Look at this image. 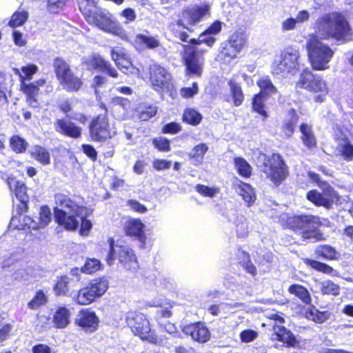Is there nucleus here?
Listing matches in <instances>:
<instances>
[{"label": "nucleus", "mask_w": 353, "mask_h": 353, "mask_svg": "<svg viewBox=\"0 0 353 353\" xmlns=\"http://www.w3.org/2000/svg\"><path fill=\"white\" fill-rule=\"evenodd\" d=\"M55 203L57 206L67 209L72 213L68 214L63 209L55 207L54 208V219L55 222L68 231H75L79 227V221L77 216L81 214L90 216L92 210L83 205V199L79 195H70L68 192H57L54 196Z\"/></svg>", "instance_id": "obj_1"}, {"label": "nucleus", "mask_w": 353, "mask_h": 353, "mask_svg": "<svg viewBox=\"0 0 353 353\" xmlns=\"http://www.w3.org/2000/svg\"><path fill=\"white\" fill-rule=\"evenodd\" d=\"M316 33L322 40L345 42L352 34V28L345 15L338 11L325 13L315 22Z\"/></svg>", "instance_id": "obj_2"}, {"label": "nucleus", "mask_w": 353, "mask_h": 353, "mask_svg": "<svg viewBox=\"0 0 353 353\" xmlns=\"http://www.w3.org/2000/svg\"><path fill=\"white\" fill-rule=\"evenodd\" d=\"M285 225L303 241L312 239L314 242H319L326 240L324 234L320 230L323 223L318 215L305 213L291 215L286 218Z\"/></svg>", "instance_id": "obj_3"}, {"label": "nucleus", "mask_w": 353, "mask_h": 353, "mask_svg": "<svg viewBox=\"0 0 353 353\" xmlns=\"http://www.w3.org/2000/svg\"><path fill=\"white\" fill-rule=\"evenodd\" d=\"M81 13L90 26L117 36L124 41H130L129 34L108 11L94 6Z\"/></svg>", "instance_id": "obj_4"}, {"label": "nucleus", "mask_w": 353, "mask_h": 353, "mask_svg": "<svg viewBox=\"0 0 353 353\" xmlns=\"http://www.w3.org/2000/svg\"><path fill=\"white\" fill-rule=\"evenodd\" d=\"M202 37L188 39V44L182 46L181 57L184 65L185 74L188 77H201L204 69V54L207 50L199 48L198 46L203 43Z\"/></svg>", "instance_id": "obj_5"}, {"label": "nucleus", "mask_w": 353, "mask_h": 353, "mask_svg": "<svg viewBox=\"0 0 353 353\" xmlns=\"http://www.w3.org/2000/svg\"><path fill=\"white\" fill-rule=\"evenodd\" d=\"M109 250L105 258L108 265L117 261L118 267L130 272H135L139 268L137 256L128 245L115 244L113 238L108 239Z\"/></svg>", "instance_id": "obj_6"}, {"label": "nucleus", "mask_w": 353, "mask_h": 353, "mask_svg": "<svg viewBox=\"0 0 353 353\" xmlns=\"http://www.w3.org/2000/svg\"><path fill=\"white\" fill-rule=\"evenodd\" d=\"M309 175L322 192L316 189L309 190L306 194L307 200L316 207H323L327 210L332 208L333 204L340 199L339 193L327 181L321 180L319 174L310 172Z\"/></svg>", "instance_id": "obj_7"}, {"label": "nucleus", "mask_w": 353, "mask_h": 353, "mask_svg": "<svg viewBox=\"0 0 353 353\" xmlns=\"http://www.w3.org/2000/svg\"><path fill=\"white\" fill-rule=\"evenodd\" d=\"M261 171L265 174V179L276 187L283 183L290 175L288 165L278 152L265 156Z\"/></svg>", "instance_id": "obj_8"}, {"label": "nucleus", "mask_w": 353, "mask_h": 353, "mask_svg": "<svg viewBox=\"0 0 353 353\" xmlns=\"http://www.w3.org/2000/svg\"><path fill=\"white\" fill-rule=\"evenodd\" d=\"M53 70L59 83L68 92H77L83 86L81 77L77 75L71 65L61 57H56L52 62Z\"/></svg>", "instance_id": "obj_9"}, {"label": "nucleus", "mask_w": 353, "mask_h": 353, "mask_svg": "<svg viewBox=\"0 0 353 353\" xmlns=\"http://www.w3.org/2000/svg\"><path fill=\"white\" fill-rule=\"evenodd\" d=\"M125 322L133 334L141 341H146L152 344L158 343L157 335L152 329L149 320L142 312L137 310L128 311L125 316Z\"/></svg>", "instance_id": "obj_10"}, {"label": "nucleus", "mask_w": 353, "mask_h": 353, "mask_svg": "<svg viewBox=\"0 0 353 353\" xmlns=\"http://www.w3.org/2000/svg\"><path fill=\"white\" fill-rule=\"evenodd\" d=\"M245 32L239 29L229 35L228 39L221 43L218 58L223 63H230L237 58L238 54L247 44Z\"/></svg>", "instance_id": "obj_11"}, {"label": "nucleus", "mask_w": 353, "mask_h": 353, "mask_svg": "<svg viewBox=\"0 0 353 353\" xmlns=\"http://www.w3.org/2000/svg\"><path fill=\"white\" fill-rule=\"evenodd\" d=\"M108 287L109 283L105 276L97 277L77 291L74 301L80 305H90L103 296Z\"/></svg>", "instance_id": "obj_12"}, {"label": "nucleus", "mask_w": 353, "mask_h": 353, "mask_svg": "<svg viewBox=\"0 0 353 353\" xmlns=\"http://www.w3.org/2000/svg\"><path fill=\"white\" fill-rule=\"evenodd\" d=\"M307 50L312 68L314 70H325L329 68V62L334 56V50L319 39L310 40Z\"/></svg>", "instance_id": "obj_13"}, {"label": "nucleus", "mask_w": 353, "mask_h": 353, "mask_svg": "<svg viewBox=\"0 0 353 353\" xmlns=\"http://www.w3.org/2000/svg\"><path fill=\"white\" fill-rule=\"evenodd\" d=\"M303 65L299 50L289 46L281 54V60L272 65V74L281 76L295 75Z\"/></svg>", "instance_id": "obj_14"}, {"label": "nucleus", "mask_w": 353, "mask_h": 353, "mask_svg": "<svg viewBox=\"0 0 353 353\" xmlns=\"http://www.w3.org/2000/svg\"><path fill=\"white\" fill-rule=\"evenodd\" d=\"M88 134L91 141L97 143H105L113 137L108 114H99L90 121Z\"/></svg>", "instance_id": "obj_15"}, {"label": "nucleus", "mask_w": 353, "mask_h": 353, "mask_svg": "<svg viewBox=\"0 0 353 353\" xmlns=\"http://www.w3.org/2000/svg\"><path fill=\"white\" fill-rule=\"evenodd\" d=\"M295 87L311 93H326L328 90L327 83L323 77L313 73L308 68L303 69L299 74Z\"/></svg>", "instance_id": "obj_16"}, {"label": "nucleus", "mask_w": 353, "mask_h": 353, "mask_svg": "<svg viewBox=\"0 0 353 353\" xmlns=\"http://www.w3.org/2000/svg\"><path fill=\"white\" fill-rule=\"evenodd\" d=\"M171 74L163 66L154 63L149 68V80L153 90L163 92L169 88Z\"/></svg>", "instance_id": "obj_17"}, {"label": "nucleus", "mask_w": 353, "mask_h": 353, "mask_svg": "<svg viewBox=\"0 0 353 353\" xmlns=\"http://www.w3.org/2000/svg\"><path fill=\"white\" fill-rule=\"evenodd\" d=\"M210 14V6L205 3L183 8L180 12L179 19L191 27L196 26Z\"/></svg>", "instance_id": "obj_18"}, {"label": "nucleus", "mask_w": 353, "mask_h": 353, "mask_svg": "<svg viewBox=\"0 0 353 353\" xmlns=\"http://www.w3.org/2000/svg\"><path fill=\"white\" fill-rule=\"evenodd\" d=\"M6 183L10 190L14 194L20 201L17 207V211L20 213L26 212L28 210L29 196L27 193L28 188L26 184L15 176L11 175L6 179Z\"/></svg>", "instance_id": "obj_19"}, {"label": "nucleus", "mask_w": 353, "mask_h": 353, "mask_svg": "<svg viewBox=\"0 0 353 353\" xmlns=\"http://www.w3.org/2000/svg\"><path fill=\"white\" fill-rule=\"evenodd\" d=\"M74 323L84 332L92 333L99 329L100 320L92 309L83 308L78 312L74 319Z\"/></svg>", "instance_id": "obj_20"}, {"label": "nucleus", "mask_w": 353, "mask_h": 353, "mask_svg": "<svg viewBox=\"0 0 353 353\" xmlns=\"http://www.w3.org/2000/svg\"><path fill=\"white\" fill-rule=\"evenodd\" d=\"M53 127L57 134L64 137L78 139L82 136V128L64 117L55 119Z\"/></svg>", "instance_id": "obj_21"}, {"label": "nucleus", "mask_w": 353, "mask_h": 353, "mask_svg": "<svg viewBox=\"0 0 353 353\" xmlns=\"http://www.w3.org/2000/svg\"><path fill=\"white\" fill-rule=\"evenodd\" d=\"M123 231L125 236L139 241L142 244V247L145 245L147 236L145 232V225L140 219H128L123 225Z\"/></svg>", "instance_id": "obj_22"}, {"label": "nucleus", "mask_w": 353, "mask_h": 353, "mask_svg": "<svg viewBox=\"0 0 353 353\" xmlns=\"http://www.w3.org/2000/svg\"><path fill=\"white\" fill-rule=\"evenodd\" d=\"M183 332L190 336L194 341L204 343L210 339L211 334L203 322L198 321L185 325Z\"/></svg>", "instance_id": "obj_23"}, {"label": "nucleus", "mask_w": 353, "mask_h": 353, "mask_svg": "<svg viewBox=\"0 0 353 353\" xmlns=\"http://www.w3.org/2000/svg\"><path fill=\"white\" fill-rule=\"evenodd\" d=\"M85 65L89 70H97L103 73H106L112 78H117L119 74L116 69L111 63L105 60L99 54H92L86 61Z\"/></svg>", "instance_id": "obj_24"}, {"label": "nucleus", "mask_w": 353, "mask_h": 353, "mask_svg": "<svg viewBox=\"0 0 353 353\" xmlns=\"http://www.w3.org/2000/svg\"><path fill=\"white\" fill-rule=\"evenodd\" d=\"M273 330L272 339L281 342L286 347H294L298 344V341L292 332L283 325L271 324Z\"/></svg>", "instance_id": "obj_25"}, {"label": "nucleus", "mask_w": 353, "mask_h": 353, "mask_svg": "<svg viewBox=\"0 0 353 353\" xmlns=\"http://www.w3.org/2000/svg\"><path fill=\"white\" fill-rule=\"evenodd\" d=\"M309 306H301L299 314L308 321L317 324H321L330 318L331 314L327 310L320 311L314 305L310 303Z\"/></svg>", "instance_id": "obj_26"}, {"label": "nucleus", "mask_w": 353, "mask_h": 353, "mask_svg": "<svg viewBox=\"0 0 353 353\" xmlns=\"http://www.w3.org/2000/svg\"><path fill=\"white\" fill-rule=\"evenodd\" d=\"M19 214L12 217L10 226L17 230H38L41 229L37 221L29 216H23L18 212Z\"/></svg>", "instance_id": "obj_27"}, {"label": "nucleus", "mask_w": 353, "mask_h": 353, "mask_svg": "<svg viewBox=\"0 0 353 353\" xmlns=\"http://www.w3.org/2000/svg\"><path fill=\"white\" fill-rule=\"evenodd\" d=\"M132 45L138 50L144 49L155 50L161 46V42L158 36L138 33L134 37Z\"/></svg>", "instance_id": "obj_28"}, {"label": "nucleus", "mask_w": 353, "mask_h": 353, "mask_svg": "<svg viewBox=\"0 0 353 353\" xmlns=\"http://www.w3.org/2000/svg\"><path fill=\"white\" fill-rule=\"evenodd\" d=\"M190 27L187 24L185 25V23L179 19L170 23L169 30L174 38L187 43L190 37L188 32H192L193 31Z\"/></svg>", "instance_id": "obj_29"}, {"label": "nucleus", "mask_w": 353, "mask_h": 353, "mask_svg": "<svg viewBox=\"0 0 353 353\" xmlns=\"http://www.w3.org/2000/svg\"><path fill=\"white\" fill-rule=\"evenodd\" d=\"M19 90L26 97V101L30 106H35L38 103L40 89L32 82H23L19 84Z\"/></svg>", "instance_id": "obj_30"}, {"label": "nucleus", "mask_w": 353, "mask_h": 353, "mask_svg": "<svg viewBox=\"0 0 353 353\" xmlns=\"http://www.w3.org/2000/svg\"><path fill=\"white\" fill-rule=\"evenodd\" d=\"M288 118L283 122L281 130L285 135L291 137L296 129V124L299 119V116L294 108H290L288 112Z\"/></svg>", "instance_id": "obj_31"}, {"label": "nucleus", "mask_w": 353, "mask_h": 353, "mask_svg": "<svg viewBox=\"0 0 353 353\" xmlns=\"http://www.w3.org/2000/svg\"><path fill=\"white\" fill-rule=\"evenodd\" d=\"M235 190H239V194L242 199L248 203V205H252L256 199L255 194L252 186L247 183H245L236 179V183L233 185Z\"/></svg>", "instance_id": "obj_32"}, {"label": "nucleus", "mask_w": 353, "mask_h": 353, "mask_svg": "<svg viewBox=\"0 0 353 353\" xmlns=\"http://www.w3.org/2000/svg\"><path fill=\"white\" fill-rule=\"evenodd\" d=\"M70 312L65 306H59L52 317L54 326L57 328H65L70 323Z\"/></svg>", "instance_id": "obj_33"}, {"label": "nucleus", "mask_w": 353, "mask_h": 353, "mask_svg": "<svg viewBox=\"0 0 353 353\" xmlns=\"http://www.w3.org/2000/svg\"><path fill=\"white\" fill-rule=\"evenodd\" d=\"M289 294L299 299L305 305H310L312 296L308 290L301 284L294 283L288 288Z\"/></svg>", "instance_id": "obj_34"}, {"label": "nucleus", "mask_w": 353, "mask_h": 353, "mask_svg": "<svg viewBox=\"0 0 353 353\" xmlns=\"http://www.w3.org/2000/svg\"><path fill=\"white\" fill-rule=\"evenodd\" d=\"M112 59L118 68L125 74L133 72L134 67L130 57L127 54L123 52L113 53Z\"/></svg>", "instance_id": "obj_35"}, {"label": "nucleus", "mask_w": 353, "mask_h": 353, "mask_svg": "<svg viewBox=\"0 0 353 353\" xmlns=\"http://www.w3.org/2000/svg\"><path fill=\"white\" fill-rule=\"evenodd\" d=\"M268 97L263 96L262 93H256L252 98L251 108L252 112L260 115L263 120L268 117V113L265 108V99Z\"/></svg>", "instance_id": "obj_36"}, {"label": "nucleus", "mask_w": 353, "mask_h": 353, "mask_svg": "<svg viewBox=\"0 0 353 353\" xmlns=\"http://www.w3.org/2000/svg\"><path fill=\"white\" fill-rule=\"evenodd\" d=\"M30 157L43 165H48L51 162L50 153L48 150L40 145H34L30 152Z\"/></svg>", "instance_id": "obj_37"}, {"label": "nucleus", "mask_w": 353, "mask_h": 353, "mask_svg": "<svg viewBox=\"0 0 353 353\" xmlns=\"http://www.w3.org/2000/svg\"><path fill=\"white\" fill-rule=\"evenodd\" d=\"M315 254L317 257L327 261H335L339 258V253L336 248L328 244L318 245L315 250Z\"/></svg>", "instance_id": "obj_38"}, {"label": "nucleus", "mask_w": 353, "mask_h": 353, "mask_svg": "<svg viewBox=\"0 0 353 353\" xmlns=\"http://www.w3.org/2000/svg\"><path fill=\"white\" fill-rule=\"evenodd\" d=\"M299 130L301 133V139L304 145L310 149L316 148V140L312 132V127L305 123H302L299 125Z\"/></svg>", "instance_id": "obj_39"}, {"label": "nucleus", "mask_w": 353, "mask_h": 353, "mask_svg": "<svg viewBox=\"0 0 353 353\" xmlns=\"http://www.w3.org/2000/svg\"><path fill=\"white\" fill-rule=\"evenodd\" d=\"M181 120L184 123L196 126L202 121L203 115L194 108H186L183 110Z\"/></svg>", "instance_id": "obj_40"}, {"label": "nucleus", "mask_w": 353, "mask_h": 353, "mask_svg": "<svg viewBox=\"0 0 353 353\" xmlns=\"http://www.w3.org/2000/svg\"><path fill=\"white\" fill-rule=\"evenodd\" d=\"M303 263L313 270L321 272L327 275H334L335 270L330 265L319 261L315 259L305 258L303 259Z\"/></svg>", "instance_id": "obj_41"}, {"label": "nucleus", "mask_w": 353, "mask_h": 353, "mask_svg": "<svg viewBox=\"0 0 353 353\" xmlns=\"http://www.w3.org/2000/svg\"><path fill=\"white\" fill-rule=\"evenodd\" d=\"M228 84L230 87V93L234 105L240 106L243 103L245 98L241 84L233 79H230Z\"/></svg>", "instance_id": "obj_42"}, {"label": "nucleus", "mask_w": 353, "mask_h": 353, "mask_svg": "<svg viewBox=\"0 0 353 353\" xmlns=\"http://www.w3.org/2000/svg\"><path fill=\"white\" fill-rule=\"evenodd\" d=\"M70 279L67 275L57 277L53 285V291L57 296H66L69 294Z\"/></svg>", "instance_id": "obj_43"}, {"label": "nucleus", "mask_w": 353, "mask_h": 353, "mask_svg": "<svg viewBox=\"0 0 353 353\" xmlns=\"http://www.w3.org/2000/svg\"><path fill=\"white\" fill-rule=\"evenodd\" d=\"M9 145L11 150L16 154L25 153L29 145L24 138L17 134H14L10 137Z\"/></svg>", "instance_id": "obj_44"}, {"label": "nucleus", "mask_w": 353, "mask_h": 353, "mask_svg": "<svg viewBox=\"0 0 353 353\" xmlns=\"http://www.w3.org/2000/svg\"><path fill=\"white\" fill-rule=\"evenodd\" d=\"M234 164L238 174L245 178H250L252 175V168L250 163L243 157H235Z\"/></svg>", "instance_id": "obj_45"}, {"label": "nucleus", "mask_w": 353, "mask_h": 353, "mask_svg": "<svg viewBox=\"0 0 353 353\" xmlns=\"http://www.w3.org/2000/svg\"><path fill=\"white\" fill-rule=\"evenodd\" d=\"M137 118L141 121H148L157 113V107L152 104L140 105L137 110Z\"/></svg>", "instance_id": "obj_46"}, {"label": "nucleus", "mask_w": 353, "mask_h": 353, "mask_svg": "<svg viewBox=\"0 0 353 353\" xmlns=\"http://www.w3.org/2000/svg\"><path fill=\"white\" fill-rule=\"evenodd\" d=\"M39 68L35 64H28L21 68V72L15 70V74L19 77V82H26L32 80L33 76L38 72Z\"/></svg>", "instance_id": "obj_47"}, {"label": "nucleus", "mask_w": 353, "mask_h": 353, "mask_svg": "<svg viewBox=\"0 0 353 353\" xmlns=\"http://www.w3.org/2000/svg\"><path fill=\"white\" fill-rule=\"evenodd\" d=\"M320 291L323 295L336 296L340 294L341 288L333 281L327 279L321 283Z\"/></svg>", "instance_id": "obj_48"}, {"label": "nucleus", "mask_w": 353, "mask_h": 353, "mask_svg": "<svg viewBox=\"0 0 353 353\" xmlns=\"http://www.w3.org/2000/svg\"><path fill=\"white\" fill-rule=\"evenodd\" d=\"M337 149L343 160L347 162L353 161V144L347 137L343 139V143L339 144Z\"/></svg>", "instance_id": "obj_49"}, {"label": "nucleus", "mask_w": 353, "mask_h": 353, "mask_svg": "<svg viewBox=\"0 0 353 353\" xmlns=\"http://www.w3.org/2000/svg\"><path fill=\"white\" fill-rule=\"evenodd\" d=\"M256 85L260 88L259 93H262L263 96L268 97L270 94H275L277 92V89L273 85L271 79L268 77H264L259 79Z\"/></svg>", "instance_id": "obj_50"}, {"label": "nucleus", "mask_w": 353, "mask_h": 353, "mask_svg": "<svg viewBox=\"0 0 353 353\" xmlns=\"http://www.w3.org/2000/svg\"><path fill=\"white\" fill-rule=\"evenodd\" d=\"M29 14L26 10H17L10 17L8 25L12 28L22 26L28 20Z\"/></svg>", "instance_id": "obj_51"}, {"label": "nucleus", "mask_w": 353, "mask_h": 353, "mask_svg": "<svg viewBox=\"0 0 353 353\" xmlns=\"http://www.w3.org/2000/svg\"><path fill=\"white\" fill-rule=\"evenodd\" d=\"M208 150V146L204 143L194 146L192 153L190 154V159L194 160L195 165L201 164L205 154Z\"/></svg>", "instance_id": "obj_52"}, {"label": "nucleus", "mask_w": 353, "mask_h": 353, "mask_svg": "<svg viewBox=\"0 0 353 353\" xmlns=\"http://www.w3.org/2000/svg\"><path fill=\"white\" fill-rule=\"evenodd\" d=\"M103 265L99 259L88 258L84 265L81 268V271L86 274H92L100 270Z\"/></svg>", "instance_id": "obj_53"}, {"label": "nucleus", "mask_w": 353, "mask_h": 353, "mask_svg": "<svg viewBox=\"0 0 353 353\" xmlns=\"http://www.w3.org/2000/svg\"><path fill=\"white\" fill-rule=\"evenodd\" d=\"M48 301V298L42 290L36 292L32 299L28 303V307L31 310H37L41 306L45 305Z\"/></svg>", "instance_id": "obj_54"}, {"label": "nucleus", "mask_w": 353, "mask_h": 353, "mask_svg": "<svg viewBox=\"0 0 353 353\" xmlns=\"http://www.w3.org/2000/svg\"><path fill=\"white\" fill-rule=\"evenodd\" d=\"M239 251L241 252L242 257L245 259L243 261H240L239 264L243 268L246 272L250 274L252 276H256L257 274L256 268L252 263L249 253L242 250L241 248H239Z\"/></svg>", "instance_id": "obj_55"}, {"label": "nucleus", "mask_w": 353, "mask_h": 353, "mask_svg": "<svg viewBox=\"0 0 353 353\" xmlns=\"http://www.w3.org/2000/svg\"><path fill=\"white\" fill-rule=\"evenodd\" d=\"M154 148L161 152H168L171 150V141L165 137H156L151 140Z\"/></svg>", "instance_id": "obj_56"}, {"label": "nucleus", "mask_w": 353, "mask_h": 353, "mask_svg": "<svg viewBox=\"0 0 353 353\" xmlns=\"http://www.w3.org/2000/svg\"><path fill=\"white\" fill-rule=\"evenodd\" d=\"M39 219L41 228H45L51 220L50 209L47 205L41 206L39 211V216L37 217Z\"/></svg>", "instance_id": "obj_57"}, {"label": "nucleus", "mask_w": 353, "mask_h": 353, "mask_svg": "<svg viewBox=\"0 0 353 353\" xmlns=\"http://www.w3.org/2000/svg\"><path fill=\"white\" fill-rule=\"evenodd\" d=\"M222 30V22L219 20L214 21L204 31L200 34V37L208 34L216 35Z\"/></svg>", "instance_id": "obj_58"}, {"label": "nucleus", "mask_w": 353, "mask_h": 353, "mask_svg": "<svg viewBox=\"0 0 353 353\" xmlns=\"http://www.w3.org/2000/svg\"><path fill=\"white\" fill-rule=\"evenodd\" d=\"M195 190L201 196L205 197H213L218 192V189L200 183L195 186Z\"/></svg>", "instance_id": "obj_59"}, {"label": "nucleus", "mask_w": 353, "mask_h": 353, "mask_svg": "<svg viewBox=\"0 0 353 353\" xmlns=\"http://www.w3.org/2000/svg\"><path fill=\"white\" fill-rule=\"evenodd\" d=\"M87 216H85L83 214H81V216H79L81 218L79 234L83 236L88 235L90 230L92 228V221L86 218Z\"/></svg>", "instance_id": "obj_60"}, {"label": "nucleus", "mask_w": 353, "mask_h": 353, "mask_svg": "<svg viewBox=\"0 0 353 353\" xmlns=\"http://www.w3.org/2000/svg\"><path fill=\"white\" fill-rule=\"evenodd\" d=\"M182 130L181 125L174 121L165 124L162 129L161 132L163 134H175L181 132Z\"/></svg>", "instance_id": "obj_61"}, {"label": "nucleus", "mask_w": 353, "mask_h": 353, "mask_svg": "<svg viewBox=\"0 0 353 353\" xmlns=\"http://www.w3.org/2000/svg\"><path fill=\"white\" fill-rule=\"evenodd\" d=\"M199 92L198 84L193 82L192 87H183L180 90L181 96L185 99H189L194 97Z\"/></svg>", "instance_id": "obj_62"}, {"label": "nucleus", "mask_w": 353, "mask_h": 353, "mask_svg": "<svg viewBox=\"0 0 353 353\" xmlns=\"http://www.w3.org/2000/svg\"><path fill=\"white\" fill-rule=\"evenodd\" d=\"M119 15L125 19L124 23L128 24L134 22L137 19L135 10L132 8H125L119 13Z\"/></svg>", "instance_id": "obj_63"}, {"label": "nucleus", "mask_w": 353, "mask_h": 353, "mask_svg": "<svg viewBox=\"0 0 353 353\" xmlns=\"http://www.w3.org/2000/svg\"><path fill=\"white\" fill-rule=\"evenodd\" d=\"M81 150L83 152L91 161H96L97 159V152L96 149L90 144L83 143L81 145Z\"/></svg>", "instance_id": "obj_64"}]
</instances>
